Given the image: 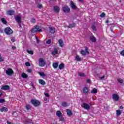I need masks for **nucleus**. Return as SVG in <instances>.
Returning a JSON list of instances; mask_svg holds the SVG:
<instances>
[{
	"instance_id": "1",
	"label": "nucleus",
	"mask_w": 124,
	"mask_h": 124,
	"mask_svg": "<svg viewBox=\"0 0 124 124\" xmlns=\"http://www.w3.org/2000/svg\"><path fill=\"white\" fill-rule=\"evenodd\" d=\"M39 65L41 67H43L46 64V61L43 58H40L38 60Z\"/></svg>"
},
{
	"instance_id": "2",
	"label": "nucleus",
	"mask_w": 124,
	"mask_h": 124,
	"mask_svg": "<svg viewBox=\"0 0 124 124\" xmlns=\"http://www.w3.org/2000/svg\"><path fill=\"white\" fill-rule=\"evenodd\" d=\"M41 31H42V30L39 29V26H36L31 30V32L33 33H34V32H41Z\"/></svg>"
},
{
	"instance_id": "3",
	"label": "nucleus",
	"mask_w": 124,
	"mask_h": 124,
	"mask_svg": "<svg viewBox=\"0 0 124 124\" xmlns=\"http://www.w3.org/2000/svg\"><path fill=\"white\" fill-rule=\"evenodd\" d=\"M31 103L35 106V107H37L40 105V102L37 100L32 99L31 101Z\"/></svg>"
},
{
	"instance_id": "4",
	"label": "nucleus",
	"mask_w": 124,
	"mask_h": 124,
	"mask_svg": "<svg viewBox=\"0 0 124 124\" xmlns=\"http://www.w3.org/2000/svg\"><path fill=\"white\" fill-rule=\"evenodd\" d=\"M6 74L8 75V76H11L13 75L14 73V71L11 68H8L5 70Z\"/></svg>"
},
{
	"instance_id": "5",
	"label": "nucleus",
	"mask_w": 124,
	"mask_h": 124,
	"mask_svg": "<svg viewBox=\"0 0 124 124\" xmlns=\"http://www.w3.org/2000/svg\"><path fill=\"white\" fill-rule=\"evenodd\" d=\"M4 31L6 34L8 35L12 34L13 33V31L9 27H7L5 29Z\"/></svg>"
},
{
	"instance_id": "6",
	"label": "nucleus",
	"mask_w": 124,
	"mask_h": 124,
	"mask_svg": "<svg viewBox=\"0 0 124 124\" xmlns=\"http://www.w3.org/2000/svg\"><path fill=\"white\" fill-rule=\"evenodd\" d=\"M80 54L82 55V56H85V55H87V54H90V52H89L88 47L87 46L85 47V50H82L80 51Z\"/></svg>"
},
{
	"instance_id": "7",
	"label": "nucleus",
	"mask_w": 124,
	"mask_h": 124,
	"mask_svg": "<svg viewBox=\"0 0 124 124\" xmlns=\"http://www.w3.org/2000/svg\"><path fill=\"white\" fill-rule=\"evenodd\" d=\"M49 33L51 34H54L56 32V28L54 27H50L49 28Z\"/></svg>"
},
{
	"instance_id": "8",
	"label": "nucleus",
	"mask_w": 124,
	"mask_h": 124,
	"mask_svg": "<svg viewBox=\"0 0 124 124\" xmlns=\"http://www.w3.org/2000/svg\"><path fill=\"white\" fill-rule=\"evenodd\" d=\"M70 6L71 7V8H72V9H76V8H77L76 5L75 4V3H74V2L73 1H70Z\"/></svg>"
},
{
	"instance_id": "9",
	"label": "nucleus",
	"mask_w": 124,
	"mask_h": 124,
	"mask_svg": "<svg viewBox=\"0 0 124 124\" xmlns=\"http://www.w3.org/2000/svg\"><path fill=\"white\" fill-rule=\"evenodd\" d=\"M112 98L115 101H118L120 98L119 95L117 94H113L112 95Z\"/></svg>"
},
{
	"instance_id": "10",
	"label": "nucleus",
	"mask_w": 124,
	"mask_h": 124,
	"mask_svg": "<svg viewBox=\"0 0 124 124\" xmlns=\"http://www.w3.org/2000/svg\"><path fill=\"white\" fill-rule=\"evenodd\" d=\"M63 11H64L65 13H68V12L70 11V8H69L68 6H65L63 8Z\"/></svg>"
},
{
	"instance_id": "11",
	"label": "nucleus",
	"mask_w": 124,
	"mask_h": 124,
	"mask_svg": "<svg viewBox=\"0 0 124 124\" xmlns=\"http://www.w3.org/2000/svg\"><path fill=\"white\" fill-rule=\"evenodd\" d=\"M82 106L84 109H86V110H90V109H91V107H90V105L87 103L83 104Z\"/></svg>"
},
{
	"instance_id": "12",
	"label": "nucleus",
	"mask_w": 124,
	"mask_h": 124,
	"mask_svg": "<svg viewBox=\"0 0 124 124\" xmlns=\"http://www.w3.org/2000/svg\"><path fill=\"white\" fill-rule=\"evenodd\" d=\"M58 43L59 44V46H60L62 47L64 46V43H63V41L61 39L58 40Z\"/></svg>"
},
{
	"instance_id": "13",
	"label": "nucleus",
	"mask_w": 124,
	"mask_h": 124,
	"mask_svg": "<svg viewBox=\"0 0 124 124\" xmlns=\"http://www.w3.org/2000/svg\"><path fill=\"white\" fill-rule=\"evenodd\" d=\"M10 87L8 85H3L1 88V90H3V91H7L9 90Z\"/></svg>"
},
{
	"instance_id": "14",
	"label": "nucleus",
	"mask_w": 124,
	"mask_h": 124,
	"mask_svg": "<svg viewBox=\"0 0 124 124\" xmlns=\"http://www.w3.org/2000/svg\"><path fill=\"white\" fill-rule=\"evenodd\" d=\"M54 12H55V13H59L60 12V7L58 6H55L54 7V10H53Z\"/></svg>"
},
{
	"instance_id": "15",
	"label": "nucleus",
	"mask_w": 124,
	"mask_h": 124,
	"mask_svg": "<svg viewBox=\"0 0 124 124\" xmlns=\"http://www.w3.org/2000/svg\"><path fill=\"white\" fill-rule=\"evenodd\" d=\"M75 58L76 61H77V62H81V61H82V59L78 55H77L75 56Z\"/></svg>"
},
{
	"instance_id": "16",
	"label": "nucleus",
	"mask_w": 124,
	"mask_h": 124,
	"mask_svg": "<svg viewBox=\"0 0 124 124\" xmlns=\"http://www.w3.org/2000/svg\"><path fill=\"white\" fill-rule=\"evenodd\" d=\"M90 39L92 42H95L96 41V38L93 35L90 36Z\"/></svg>"
},
{
	"instance_id": "17",
	"label": "nucleus",
	"mask_w": 124,
	"mask_h": 124,
	"mask_svg": "<svg viewBox=\"0 0 124 124\" xmlns=\"http://www.w3.org/2000/svg\"><path fill=\"white\" fill-rule=\"evenodd\" d=\"M83 93L85 94L89 93V89L87 87H84L83 89Z\"/></svg>"
},
{
	"instance_id": "18",
	"label": "nucleus",
	"mask_w": 124,
	"mask_h": 124,
	"mask_svg": "<svg viewBox=\"0 0 124 124\" xmlns=\"http://www.w3.org/2000/svg\"><path fill=\"white\" fill-rule=\"evenodd\" d=\"M16 22H17V23H18V24H19V23H21V16H17L16 17Z\"/></svg>"
},
{
	"instance_id": "19",
	"label": "nucleus",
	"mask_w": 124,
	"mask_h": 124,
	"mask_svg": "<svg viewBox=\"0 0 124 124\" xmlns=\"http://www.w3.org/2000/svg\"><path fill=\"white\" fill-rule=\"evenodd\" d=\"M0 112H7L8 111V108L6 107H3L0 109Z\"/></svg>"
},
{
	"instance_id": "20",
	"label": "nucleus",
	"mask_w": 124,
	"mask_h": 124,
	"mask_svg": "<svg viewBox=\"0 0 124 124\" xmlns=\"http://www.w3.org/2000/svg\"><path fill=\"white\" fill-rule=\"evenodd\" d=\"M58 48H55L52 52V55H57L58 54Z\"/></svg>"
},
{
	"instance_id": "21",
	"label": "nucleus",
	"mask_w": 124,
	"mask_h": 124,
	"mask_svg": "<svg viewBox=\"0 0 124 124\" xmlns=\"http://www.w3.org/2000/svg\"><path fill=\"white\" fill-rule=\"evenodd\" d=\"M66 113L68 116H72L73 114L72 111L70 109H66Z\"/></svg>"
},
{
	"instance_id": "22",
	"label": "nucleus",
	"mask_w": 124,
	"mask_h": 124,
	"mask_svg": "<svg viewBox=\"0 0 124 124\" xmlns=\"http://www.w3.org/2000/svg\"><path fill=\"white\" fill-rule=\"evenodd\" d=\"M58 67L59 69H63V68H64V64H63V63H61L59 65Z\"/></svg>"
},
{
	"instance_id": "23",
	"label": "nucleus",
	"mask_w": 124,
	"mask_h": 124,
	"mask_svg": "<svg viewBox=\"0 0 124 124\" xmlns=\"http://www.w3.org/2000/svg\"><path fill=\"white\" fill-rule=\"evenodd\" d=\"M39 84H41V85H43V86H44V85L46 84V82H45V81H44V80L43 79H39Z\"/></svg>"
},
{
	"instance_id": "24",
	"label": "nucleus",
	"mask_w": 124,
	"mask_h": 124,
	"mask_svg": "<svg viewBox=\"0 0 124 124\" xmlns=\"http://www.w3.org/2000/svg\"><path fill=\"white\" fill-rule=\"evenodd\" d=\"M56 115L57 117H62V112L60 110H58L56 112Z\"/></svg>"
},
{
	"instance_id": "25",
	"label": "nucleus",
	"mask_w": 124,
	"mask_h": 124,
	"mask_svg": "<svg viewBox=\"0 0 124 124\" xmlns=\"http://www.w3.org/2000/svg\"><path fill=\"white\" fill-rule=\"evenodd\" d=\"M21 77L24 79H27L28 78V75L25 73H23L21 74Z\"/></svg>"
},
{
	"instance_id": "26",
	"label": "nucleus",
	"mask_w": 124,
	"mask_h": 124,
	"mask_svg": "<svg viewBox=\"0 0 124 124\" xmlns=\"http://www.w3.org/2000/svg\"><path fill=\"white\" fill-rule=\"evenodd\" d=\"M7 14H8V15H13V14H14V11L9 10L7 11Z\"/></svg>"
},
{
	"instance_id": "27",
	"label": "nucleus",
	"mask_w": 124,
	"mask_h": 124,
	"mask_svg": "<svg viewBox=\"0 0 124 124\" xmlns=\"http://www.w3.org/2000/svg\"><path fill=\"white\" fill-rule=\"evenodd\" d=\"M58 66H59V63L58 62H54L53 63V67L54 69L58 68Z\"/></svg>"
},
{
	"instance_id": "28",
	"label": "nucleus",
	"mask_w": 124,
	"mask_h": 124,
	"mask_svg": "<svg viewBox=\"0 0 124 124\" xmlns=\"http://www.w3.org/2000/svg\"><path fill=\"white\" fill-rule=\"evenodd\" d=\"M97 93V89L94 88L92 90H91V93Z\"/></svg>"
},
{
	"instance_id": "29",
	"label": "nucleus",
	"mask_w": 124,
	"mask_h": 124,
	"mask_svg": "<svg viewBox=\"0 0 124 124\" xmlns=\"http://www.w3.org/2000/svg\"><path fill=\"white\" fill-rule=\"evenodd\" d=\"M117 81L120 84H123V83H124V79L119 78H117Z\"/></svg>"
},
{
	"instance_id": "30",
	"label": "nucleus",
	"mask_w": 124,
	"mask_h": 124,
	"mask_svg": "<svg viewBox=\"0 0 124 124\" xmlns=\"http://www.w3.org/2000/svg\"><path fill=\"white\" fill-rule=\"evenodd\" d=\"M121 114H122V111L120 110H116V115L117 116H120Z\"/></svg>"
},
{
	"instance_id": "31",
	"label": "nucleus",
	"mask_w": 124,
	"mask_h": 124,
	"mask_svg": "<svg viewBox=\"0 0 124 124\" xmlns=\"http://www.w3.org/2000/svg\"><path fill=\"white\" fill-rule=\"evenodd\" d=\"M1 21L3 24H6L7 22L6 21V20L4 18H1Z\"/></svg>"
},
{
	"instance_id": "32",
	"label": "nucleus",
	"mask_w": 124,
	"mask_h": 124,
	"mask_svg": "<svg viewBox=\"0 0 124 124\" xmlns=\"http://www.w3.org/2000/svg\"><path fill=\"white\" fill-rule=\"evenodd\" d=\"M27 53H28V54H30V55H33V51L32 50H30L27 49Z\"/></svg>"
},
{
	"instance_id": "33",
	"label": "nucleus",
	"mask_w": 124,
	"mask_h": 124,
	"mask_svg": "<svg viewBox=\"0 0 124 124\" xmlns=\"http://www.w3.org/2000/svg\"><path fill=\"white\" fill-rule=\"evenodd\" d=\"M75 26H76V24H75V23H73L72 24H70L68 28H74V27H75Z\"/></svg>"
},
{
	"instance_id": "34",
	"label": "nucleus",
	"mask_w": 124,
	"mask_h": 124,
	"mask_svg": "<svg viewBox=\"0 0 124 124\" xmlns=\"http://www.w3.org/2000/svg\"><path fill=\"white\" fill-rule=\"evenodd\" d=\"M105 16L106 15L105 13H102L100 15V17H101V18H104V17H105Z\"/></svg>"
},
{
	"instance_id": "35",
	"label": "nucleus",
	"mask_w": 124,
	"mask_h": 124,
	"mask_svg": "<svg viewBox=\"0 0 124 124\" xmlns=\"http://www.w3.org/2000/svg\"><path fill=\"white\" fill-rule=\"evenodd\" d=\"M78 76L80 77H85V74L83 73H78Z\"/></svg>"
},
{
	"instance_id": "36",
	"label": "nucleus",
	"mask_w": 124,
	"mask_h": 124,
	"mask_svg": "<svg viewBox=\"0 0 124 124\" xmlns=\"http://www.w3.org/2000/svg\"><path fill=\"white\" fill-rule=\"evenodd\" d=\"M62 107H66V106H67V104L65 102H63L62 103Z\"/></svg>"
},
{
	"instance_id": "37",
	"label": "nucleus",
	"mask_w": 124,
	"mask_h": 124,
	"mask_svg": "<svg viewBox=\"0 0 124 124\" xmlns=\"http://www.w3.org/2000/svg\"><path fill=\"white\" fill-rule=\"evenodd\" d=\"M52 42V40L49 39H48L46 41V44H51V43Z\"/></svg>"
},
{
	"instance_id": "38",
	"label": "nucleus",
	"mask_w": 124,
	"mask_h": 124,
	"mask_svg": "<svg viewBox=\"0 0 124 124\" xmlns=\"http://www.w3.org/2000/svg\"><path fill=\"white\" fill-rule=\"evenodd\" d=\"M37 7H38V8H42V7H43L42 4H38L37 5Z\"/></svg>"
},
{
	"instance_id": "39",
	"label": "nucleus",
	"mask_w": 124,
	"mask_h": 124,
	"mask_svg": "<svg viewBox=\"0 0 124 124\" xmlns=\"http://www.w3.org/2000/svg\"><path fill=\"white\" fill-rule=\"evenodd\" d=\"M39 74L41 76H46V75H45V74H44V73H43V72L39 73Z\"/></svg>"
},
{
	"instance_id": "40",
	"label": "nucleus",
	"mask_w": 124,
	"mask_h": 124,
	"mask_svg": "<svg viewBox=\"0 0 124 124\" xmlns=\"http://www.w3.org/2000/svg\"><path fill=\"white\" fill-rule=\"evenodd\" d=\"M25 65H26V66H31V63H30V62H26Z\"/></svg>"
},
{
	"instance_id": "41",
	"label": "nucleus",
	"mask_w": 124,
	"mask_h": 124,
	"mask_svg": "<svg viewBox=\"0 0 124 124\" xmlns=\"http://www.w3.org/2000/svg\"><path fill=\"white\" fill-rule=\"evenodd\" d=\"M31 21L33 24H34V23H35V19L34 18H32V19H31Z\"/></svg>"
},
{
	"instance_id": "42",
	"label": "nucleus",
	"mask_w": 124,
	"mask_h": 124,
	"mask_svg": "<svg viewBox=\"0 0 124 124\" xmlns=\"http://www.w3.org/2000/svg\"><path fill=\"white\" fill-rule=\"evenodd\" d=\"M26 109L27 110H30V109H31V106L29 105H26Z\"/></svg>"
},
{
	"instance_id": "43",
	"label": "nucleus",
	"mask_w": 124,
	"mask_h": 124,
	"mask_svg": "<svg viewBox=\"0 0 124 124\" xmlns=\"http://www.w3.org/2000/svg\"><path fill=\"white\" fill-rule=\"evenodd\" d=\"M5 101L4 99H0V103H3V102H5Z\"/></svg>"
},
{
	"instance_id": "44",
	"label": "nucleus",
	"mask_w": 124,
	"mask_h": 124,
	"mask_svg": "<svg viewBox=\"0 0 124 124\" xmlns=\"http://www.w3.org/2000/svg\"><path fill=\"white\" fill-rule=\"evenodd\" d=\"M27 72H28V73H31V69H27Z\"/></svg>"
},
{
	"instance_id": "45",
	"label": "nucleus",
	"mask_w": 124,
	"mask_h": 124,
	"mask_svg": "<svg viewBox=\"0 0 124 124\" xmlns=\"http://www.w3.org/2000/svg\"><path fill=\"white\" fill-rule=\"evenodd\" d=\"M120 54L121 55V56H123V57H124V50L121 51Z\"/></svg>"
},
{
	"instance_id": "46",
	"label": "nucleus",
	"mask_w": 124,
	"mask_h": 124,
	"mask_svg": "<svg viewBox=\"0 0 124 124\" xmlns=\"http://www.w3.org/2000/svg\"><path fill=\"white\" fill-rule=\"evenodd\" d=\"M3 61H4V60L2 59V57H1V55H0V62H3Z\"/></svg>"
},
{
	"instance_id": "47",
	"label": "nucleus",
	"mask_w": 124,
	"mask_h": 124,
	"mask_svg": "<svg viewBox=\"0 0 124 124\" xmlns=\"http://www.w3.org/2000/svg\"><path fill=\"white\" fill-rule=\"evenodd\" d=\"M105 77H106L105 76H103L102 77H100V80H102L103 79H105Z\"/></svg>"
},
{
	"instance_id": "48",
	"label": "nucleus",
	"mask_w": 124,
	"mask_h": 124,
	"mask_svg": "<svg viewBox=\"0 0 124 124\" xmlns=\"http://www.w3.org/2000/svg\"><path fill=\"white\" fill-rule=\"evenodd\" d=\"M92 29L93 31H96V29L95 28V27H94V26H92Z\"/></svg>"
},
{
	"instance_id": "49",
	"label": "nucleus",
	"mask_w": 124,
	"mask_h": 124,
	"mask_svg": "<svg viewBox=\"0 0 124 124\" xmlns=\"http://www.w3.org/2000/svg\"><path fill=\"white\" fill-rule=\"evenodd\" d=\"M11 41H12V42H15V38H12L11 39Z\"/></svg>"
},
{
	"instance_id": "50",
	"label": "nucleus",
	"mask_w": 124,
	"mask_h": 124,
	"mask_svg": "<svg viewBox=\"0 0 124 124\" xmlns=\"http://www.w3.org/2000/svg\"><path fill=\"white\" fill-rule=\"evenodd\" d=\"M45 96H46V97H49V94L47 93H45Z\"/></svg>"
},
{
	"instance_id": "51",
	"label": "nucleus",
	"mask_w": 124,
	"mask_h": 124,
	"mask_svg": "<svg viewBox=\"0 0 124 124\" xmlns=\"http://www.w3.org/2000/svg\"><path fill=\"white\" fill-rule=\"evenodd\" d=\"M35 38H36V39L37 40V43H38L39 42V40H38V39L37 38V36H35Z\"/></svg>"
},
{
	"instance_id": "52",
	"label": "nucleus",
	"mask_w": 124,
	"mask_h": 124,
	"mask_svg": "<svg viewBox=\"0 0 124 124\" xmlns=\"http://www.w3.org/2000/svg\"><path fill=\"white\" fill-rule=\"evenodd\" d=\"M87 82L89 83H91V79H87Z\"/></svg>"
},
{
	"instance_id": "53",
	"label": "nucleus",
	"mask_w": 124,
	"mask_h": 124,
	"mask_svg": "<svg viewBox=\"0 0 124 124\" xmlns=\"http://www.w3.org/2000/svg\"><path fill=\"white\" fill-rule=\"evenodd\" d=\"M12 49H13V50H16V46H13Z\"/></svg>"
},
{
	"instance_id": "54",
	"label": "nucleus",
	"mask_w": 124,
	"mask_h": 124,
	"mask_svg": "<svg viewBox=\"0 0 124 124\" xmlns=\"http://www.w3.org/2000/svg\"><path fill=\"white\" fill-rule=\"evenodd\" d=\"M7 123L8 124H13L12 123H11V122H9V121H7Z\"/></svg>"
},
{
	"instance_id": "55",
	"label": "nucleus",
	"mask_w": 124,
	"mask_h": 124,
	"mask_svg": "<svg viewBox=\"0 0 124 124\" xmlns=\"http://www.w3.org/2000/svg\"><path fill=\"white\" fill-rule=\"evenodd\" d=\"M2 95V92L0 91V96H1Z\"/></svg>"
},
{
	"instance_id": "56",
	"label": "nucleus",
	"mask_w": 124,
	"mask_h": 124,
	"mask_svg": "<svg viewBox=\"0 0 124 124\" xmlns=\"http://www.w3.org/2000/svg\"><path fill=\"white\" fill-rule=\"evenodd\" d=\"M44 100L45 101H47V100H48V99L47 98H45Z\"/></svg>"
},
{
	"instance_id": "57",
	"label": "nucleus",
	"mask_w": 124,
	"mask_h": 124,
	"mask_svg": "<svg viewBox=\"0 0 124 124\" xmlns=\"http://www.w3.org/2000/svg\"><path fill=\"white\" fill-rule=\"evenodd\" d=\"M60 121H64V119L63 118H62L60 119Z\"/></svg>"
},
{
	"instance_id": "58",
	"label": "nucleus",
	"mask_w": 124,
	"mask_h": 124,
	"mask_svg": "<svg viewBox=\"0 0 124 124\" xmlns=\"http://www.w3.org/2000/svg\"><path fill=\"white\" fill-rule=\"evenodd\" d=\"M106 24H108V23H109V21L106 20Z\"/></svg>"
},
{
	"instance_id": "59",
	"label": "nucleus",
	"mask_w": 124,
	"mask_h": 124,
	"mask_svg": "<svg viewBox=\"0 0 124 124\" xmlns=\"http://www.w3.org/2000/svg\"><path fill=\"white\" fill-rule=\"evenodd\" d=\"M120 109H124V108H123V107H122V106H121V107H120Z\"/></svg>"
},
{
	"instance_id": "60",
	"label": "nucleus",
	"mask_w": 124,
	"mask_h": 124,
	"mask_svg": "<svg viewBox=\"0 0 124 124\" xmlns=\"http://www.w3.org/2000/svg\"><path fill=\"white\" fill-rule=\"evenodd\" d=\"M79 1H83V0H78Z\"/></svg>"
},
{
	"instance_id": "61",
	"label": "nucleus",
	"mask_w": 124,
	"mask_h": 124,
	"mask_svg": "<svg viewBox=\"0 0 124 124\" xmlns=\"http://www.w3.org/2000/svg\"><path fill=\"white\" fill-rule=\"evenodd\" d=\"M0 32H2V31L1 30H0Z\"/></svg>"
},
{
	"instance_id": "62",
	"label": "nucleus",
	"mask_w": 124,
	"mask_h": 124,
	"mask_svg": "<svg viewBox=\"0 0 124 124\" xmlns=\"http://www.w3.org/2000/svg\"><path fill=\"white\" fill-rule=\"evenodd\" d=\"M32 86L33 89H34V86H33V85H32Z\"/></svg>"
}]
</instances>
